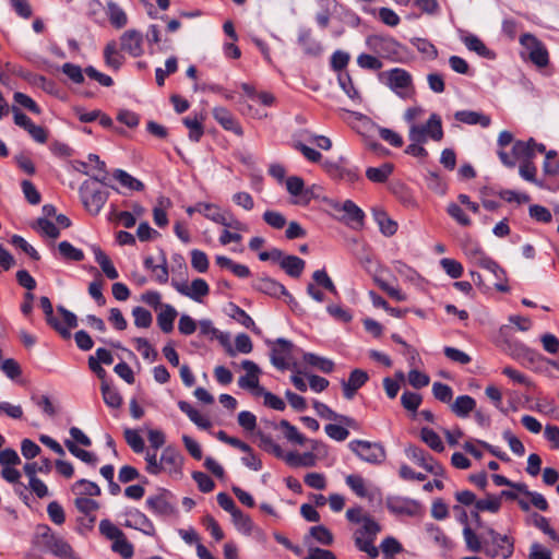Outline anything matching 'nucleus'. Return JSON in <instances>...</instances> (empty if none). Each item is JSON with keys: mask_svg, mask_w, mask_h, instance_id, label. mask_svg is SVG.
I'll return each instance as SVG.
<instances>
[{"mask_svg": "<svg viewBox=\"0 0 559 559\" xmlns=\"http://www.w3.org/2000/svg\"><path fill=\"white\" fill-rule=\"evenodd\" d=\"M380 79L400 97L407 98L412 87V75L404 69L394 68L380 74Z\"/></svg>", "mask_w": 559, "mask_h": 559, "instance_id": "nucleus-8", "label": "nucleus"}, {"mask_svg": "<svg viewBox=\"0 0 559 559\" xmlns=\"http://www.w3.org/2000/svg\"><path fill=\"white\" fill-rule=\"evenodd\" d=\"M543 170L545 175L549 176H557L559 174V160L557 159L556 151H549L546 153Z\"/></svg>", "mask_w": 559, "mask_h": 559, "instance_id": "nucleus-64", "label": "nucleus"}, {"mask_svg": "<svg viewBox=\"0 0 559 559\" xmlns=\"http://www.w3.org/2000/svg\"><path fill=\"white\" fill-rule=\"evenodd\" d=\"M80 197L85 210L92 215H97L107 202L109 193L95 186L93 181L86 180L80 187Z\"/></svg>", "mask_w": 559, "mask_h": 559, "instance_id": "nucleus-5", "label": "nucleus"}, {"mask_svg": "<svg viewBox=\"0 0 559 559\" xmlns=\"http://www.w3.org/2000/svg\"><path fill=\"white\" fill-rule=\"evenodd\" d=\"M312 278L318 286L323 287L324 289H326L328 292L335 296L338 295L335 284L333 283V281L328 275L324 269L314 271L312 274Z\"/></svg>", "mask_w": 559, "mask_h": 559, "instance_id": "nucleus-54", "label": "nucleus"}, {"mask_svg": "<svg viewBox=\"0 0 559 559\" xmlns=\"http://www.w3.org/2000/svg\"><path fill=\"white\" fill-rule=\"evenodd\" d=\"M271 426L275 429L281 428L285 438L293 443L302 445L306 441V438L298 431V429L286 419H282L278 425L271 423Z\"/></svg>", "mask_w": 559, "mask_h": 559, "instance_id": "nucleus-38", "label": "nucleus"}, {"mask_svg": "<svg viewBox=\"0 0 559 559\" xmlns=\"http://www.w3.org/2000/svg\"><path fill=\"white\" fill-rule=\"evenodd\" d=\"M257 437L259 438V447L262 450L273 454L277 459H283L292 467H312L316 465V456L312 452H305L302 454L298 452L285 453L271 436L259 430Z\"/></svg>", "mask_w": 559, "mask_h": 559, "instance_id": "nucleus-1", "label": "nucleus"}, {"mask_svg": "<svg viewBox=\"0 0 559 559\" xmlns=\"http://www.w3.org/2000/svg\"><path fill=\"white\" fill-rule=\"evenodd\" d=\"M178 407L182 413H185L189 419L197 425L201 429H209L211 428L212 424L210 419L203 415L200 414L199 411L193 408L190 403L186 401H179Z\"/></svg>", "mask_w": 559, "mask_h": 559, "instance_id": "nucleus-29", "label": "nucleus"}, {"mask_svg": "<svg viewBox=\"0 0 559 559\" xmlns=\"http://www.w3.org/2000/svg\"><path fill=\"white\" fill-rule=\"evenodd\" d=\"M58 250L64 260L80 262L84 259V252L67 240L59 242Z\"/></svg>", "mask_w": 559, "mask_h": 559, "instance_id": "nucleus-47", "label": "nucleus"}, {"mask_svg": "<svg viewBox=\"0 0 559 559\" xmlns=\"http://www.w3.org/2000/svg\"><path fill=\"white\" fill-rule=\"evenodd\" d=\"M160 465L162 472L178 474L182 466V456L176 449L167 447L160 454Z\"/></svg>", "mask_w": 559, "mask_h": 559, "instance_id": "nucleus-17", "label": "nucleus"}, {"mask_svg": "<svg viewBox=\"0 0 559 559\" xmlns=\"http://www.w3.org/2000/svg\"><path fill=\"white\" fill-rule=\"evenodd\" d=\"M64 445L73 456L78 457L82 462L86 463L87 465H91L92 467H95L97 465L98 457L93 452L79 448L75 444V442L69 439L64 441Z\"/></svg>", "mask_w": 559, "mask_h": 559, "instance_id": "nucleus-34", "label": "nucleus"}, {"mask_svg": "<svg viewBox=\"0 0 559 559\" xmlns=\"http://www.w3.org/2000/svg\"><path fill=\"white\" fill-rule=\"evenodd\" d=\"M361 527L354 533L355 546L374 559L379 556V549L373 545L381 526L369 515L362 521Z\"/></svg>", "mask_w": 559, "mask_h": 559, "instance_id": "nucleus-2", "label": "nucleus"}, {"mask_svg": "<svg viewBox=\"0 0 559 559\" xmlns=\"http://www.w3.org/2000/svg\"><path fill=\"white\" fill-rule=\"evenodd\" d=\"M271 348V362L280 370H285L293 359V350L295 345L283 337L277 338L275 342H267Z\"/></svg>", "mask_w": 559, "mask_h": 559, "instance_id": "nucleus-10", "label": "nucleus"}, {"mask_svg": "<svg viewBox=\"0 0 559 559\" xmlns=\"http://www.w3.org/2000/svg\"><path fill=\"white\" fill-rule=\"evenodd\" d=\"M348 448L362 461L380 465L386 457L384 447L379 442H370L366 440H352Z\"/></svg>", "mask_w": 559, "mask_h": 559, "instance_id": "nucleus-7", "label": "nucleus"}, {"mask_svg": "<svg viewBox=\"0 0 559 559\" xmlns=\"http://www.w3.org/2000/svg\"><path fill=\"white\" fill-rule=\"evenodd\" d=\"M532 145H535L534 139H530L528 141H515L512 146V156L503 150L498 151V156L504 166L514 167L516 160H521V163L533 160L535 153L532 150Z\"/></svg>", "mask_w": 559, "mask_h": 559, "instance_id": "nucleus-9", "label": "nucleus"}, {"mask_svg": "<svg viewBox=\"0 0 559 559\" xmlns=\"http://www.w3.org/2000/svg\"><path fill=\"white\" fill-rule=\"evenodd\" d=\"M177 317L176 309L170 305L162 306V311L157 316V324L164 333H170L174 330V321Z\"/></svg>", "mask_w": 559, "mask_h": 559, "instance_id": "nucleus-33", "label": "nucleus"}, {"mask_svg": "<svg viewBox=\"0 0 559 559\" xmlns=\"http://www.w3.org/2000/svg\"><path fill=\"white\" fill-rule=\"evenodd\" d=\"M197 212L203 214L207 219L219 224L223 222V212L218 205L213 203L199 202L197 203Z\"/></svg>", "mask_w": 559, "mask_h": 559, "instance_id": "nucleus-45", "label": "nucleus"}, {"mask_svg": "<svg viewBox=\"0 0 559 559\" xmlns=\"http://www.w3.org/2000/svg\"><path fill=\"white\" fill-rule=\"evenodd\" d=\"M412 45L423 55H425L428 59H436L438 56V50L433 44L424 38H413L411 40Z\"/></svg>", "mask_w": 559, "mask_h": 559, "instance_id": "nucleus-57", "label": "nucleus"}, {"mask_svg": "<svg viewBox=\"0 0 559 559\" xmlns=\"http://www.w3.org/2000/svg\"><path fill=\"white\" fill-rule=\"evenodd\" d=\"M102 395L105 404L111 408H119L122 405L120 393L111 388L107 382L103 381L100 385Z\"/></svg>", "mask_w": 559, "mask_h": 559, "instance_id": "nucleus-43", "label": "nucleus"}, {"mask_svg": "<svg viewBox=\"0 0 559 559\" xmlns=\"http://www.w3.org/2000/svg\"><path fill=\"white\" fill-rule=\"evenodd\" d=\"M209 292L207 283L203 278H195L191 283L188 297L194 301H201L202 297L206 296Z\"/></svg>", "mask_w": 559, "mask_h": 559, "instance_id": "nucleus-55", "label": "nucleus"}, {"mask_svg": "<svg viewBox=\"0 0 559 559\" xmlns=\"http://www.w3.org/2000/svg\"><path fill=\"white\" fill-rule=\"evenodd\" d=\"M322 166L334 178H347L348 180L352 181L357 179V175L355 171L342 168L338 164L334 162L324 160L322 163Z\"/></svg>", "mask_w": 559, "mask_h": 559, "instance_id": "nucleus-48", "label": "nucleus"}, {"mask_svg": "<svg viewBox=\"0 0 559 559\" xmlns=\"http://www.w3.org/2000/svg\"><path fill=\"white\" fill-rule=\"evenodd\" d=\"M393 171V165L389 163L382 164L380 167H369L366 170V177L377 183L384 182Z\"/></svg>", "mask_w": 559, "mask_h": 559, "instance_id": "nucleus-42", "label": "nucleus"}, {"mask_svg": "<svg viewBox=\"0 0 559 559\" xmlns=\"http://www.w3.org/2000/svg\"><path fill=\"white\" fill-rule=\"evenodd\" d=\"M105 63L114 69L118 70L124 62L123 55L118 50V45L115 40L109 41L104 49Z\"/></svg>", "mask_w": 559, "mask_h": 559, "instance_id": "nucleus-30", "label": "nucleus"}, {"mask_svg": "<svg viewBox=\"0 0 559 559\" xmlns=\"http://www.w3.org/2000/svg\"><path fill=\"white\" fill-rule=\"evenodd\" d=\"M233 523L238 532L243 535H250L254 530V524L248 514L240 509L231 515Z\"/></svg>", "mask_w": 559, "mask_h": 559, "instance_id": "nucleus-41", "label": "nucleus"}, {"mask_svg": "<svg viewBox=\"0 0 559 559\" xmlns=\"http://www.w3.org/2000/svg\"><path fill=\"white\" fill-rule=\"evenodd\" d=\"M57 310L62 316L66 325H63L53 314L47 317L46 321L55 331L60 334L61 337L69 338L71 336L69 329H74L78 326V318L73 312L69 311L63 306H58Z\"/></svg>", "mask_w": 559, "mask_h": 559, "instance_id": "nucleus-13", "label": "nucleus"}, {"mask_svg": "<svg viewBox=\"0 0 559 559\" xmlns=\"http://www.w3.org/2000/svg\"><path fill=\"white\" fill-rule=\"evenodd\" d=\"M170 498L171 495L169 491L162 490L146 499V508L155 515L168 516L174 512Z\"/></svg>", "mask_w": 559, "mask_h": 559, "instance_id": "nucleus-14", "label": "nucleus"}, {"mask_svg": "<svg viewBox=\"0 0 559 559\" xmlns=\"http://www.w3.org/2000/svg\"><path fill=\"white\" fill-rule=\"evenodd\" d=\"M333 209L335 211L344 212L343 221H345L346 224H357L358 226L362 225L365 214L353 201L346 200L342 204L337 203Z\"/></svg>", "mask_w": 559, "mask_h": 559, "instance_id": "nucleus-19", "label": "nucleus"}, {"mask_svg": "<svg viewBox=\"0 0 559 559\" xmlns=\"http://www.w3.org/2000/svg\"><path fill=\"white\" fill-rule=\"evenodd\" d=\"M87 158L91 163L95 164V169L97 171L96 174L91 175L92 179L100 183H106L108 171L106 169L105 162L100 160L99 156L96 154H90Z\"/></svg>", "mask_w": 559, "mask_h": 559, "instance_id": "nucleus-58", "label": "nucleus"}, {"mask_svg": "<svg viewBox=\"0 0 559 559\" xmlns=\"http://www.w3.org/2000/svg\"><path fill=\"white\" fill-rule=\"evenodd\" d=\"M486 537L484 538V552L491 557H502L508 559L512 556L514 550L513 539L507 535H501L493 528L488 527Z\"/></svg>", "mask_w": 559, "mask_h": 559, "instance_id": "nucleus-3", "label": "nucleus"}, {"mask_svg": "<svg viewBox=\"0 0 559 559\" xmlns=\"http://www.w3.org/2000/svg\"><path fill=\"white\" fill-rule=\"evenodd\" d=\"M183 124L189 129V139L191 141L198 142L204 131L202 126V119H199V117L195 115L193 117L188 116L183 118Z\"/></svg>", "mask_w": 559, "mask_h": 559, "instance_id": "nucleus-49", "label": "nucleus"}, {"mask_svg": "<svg viewBox=\"0 0 559 559\" xmlns=\"http://www.w3.org/2000/svg\"><path fill=\"white\" fill-rule=\"evenodd\" d=\"M95 261L99 264L102 271L110 280H116L119 276L118 271L114 266L108 255L97 246L93 247Z\"/></svg>", "mask_w": 559, "mask_h": 559, "instance_id": "nucleus-32", "label": "nucleus"}, {"mask_svg": "<svg viewBox=\"0 0 559 559\" xmlns=\"http://www.w3.org/2000/svg\"><path fill=\"white\" fill-rule=\"evenodd\" d=\"M412 142H426L427 139L441 141L443 138L442 121L440 116L431 114L425 124H412L408 132Z\"/></svg>", "mask_w": 559, "mask_h": 559, "instance_id": "nucleus-6", "label": "nucleus"}, {"mask_svg": "<svg viewBox=\"0 0 559 559\" xmlns=\"http://www.w3.org/2000/svg\"><path fill=\"white\" fill-rule=\"evenodd\" d=\"M476 407V401L469 395H460L450 405V409L457 417L465 418L469 413L474 412Z\"/></svg>", "mask_w": 559, "mask_h": 559, "instance_id": "nucleus-25", "label": "nucleus"}, {"mask_svg": "<svg viewBox=\"0 0 559 559\" xmlns=\"http://www.w3.org/2000/svg\"><path fill=\"white\" fill-rule=\"evenodd\" d=\"M136 349L142 354L144 359L155 361L158 357L157 352L152 347L148 341L144 337L134 338Z\"/></svg>", "mask_w": 559, "mask_h": 559, "instance_id": "nucleus-61", "label": "nucleus"}, {"mask_svg": "<svg viewBox=\"0 0 559 559\" xmlns=\"http://www.w3.org/2000/svg\"><path fill=\"white\" fill-rule=\"evenodd\" d=\"M241 366L247 373L238 379V385L242 389L252 390L259 382L260 368L251 360H243Z\"/></svg>", "mask_w": 559, "mask_h": 559, "instance_id": "nucleus-23", "label": "nucleus"}, {"mask_svg": "<svg viewBox=\"0 0 559 559\" xmlns=\"http://www.w3.org/2000/svg\"><path fill=\"white\" fill-rule=\"evenodd\" d=\"M214 119L228 131H233L237 135H242L243 130L234 116L224 107H215L213 109Z\"/></svg>", "mask_w": 559, "mask_h": 559, "instance_id": "nucleus-20", "label": "nucleus"}, {"mask_svg": "<svg viewBox=\"0 0 559 559\" xmlns=\"http://www.w3.org/2000/svg\"><path fill=\"white\" fill-rule=\"evenodd\" d=\"M389 511L396 515L416 516L423 511L421 504L414 499L405 497H389L386 499Z\"/></svg>", "mask_w": 559, "mask_h": 559, "instance_id": "nucleus-11", "label": "nucleus"}, {"mask_svg": "<svg viewBox=\"0 0 559 559\" xmlns=\"http://www.w3.org/2000/svg\"><path fill=\"white\" fill-rule=\"evenodd\" d=\"M432 394L436 400L442 403H450L453 397V391L451 386L442 382H435L432 384Z\"/></svg>", "mask_w": 559, "mask_h": 559, "instance_id": "nucleus-62", "label": "nucleus"}, {"mask_svg": "<svg viewBox=\"0 0 559 559\" xmlns=\"http://www.w3.org/2000/svg\"><path fill=\"white\" fill-rule=\"evenodd\" d=\"M519 174L524 180L532 182L539 188H547L544 181L536 178L537 168L533 160L522 162L519 167Z\"/></svg>", "mask_w": 559, "mask_h": 559, "instance_id": "nucleus-40", "label": "nucleus"}, {"mask_svg": "<svg viewBox=\"0 0 559 559\" xmlns=\"http://www.w3.org/2000/svg\"><path fill=\"white\" fill-rule=\"evenodd\" d=\"M111 550L119 554L123 559H131L134 555L133 545L127 539L126 535L114 540L111 544Z\"/></svg>", "mask_w": 559, "mask_h": 559, "instance_id": "nucleus-51", "label": "nucleus"}, {"mask_svg": "<svg viewBox=\"0 0 559 559\" xmlns=\"http://www.w3.org/2000/svg\"><path fill=\"white\" fill-rule=\"evenodd\" d=\"M254 288L265 295L280 298L282 296H289L288 290L284 285L270 277L259 278L254 283Z\"/></svg>", "mask_w": 559, "mask_h": 559, "instance_id": "nucleus-21", "label": "nucleus"}, {"mask_svg": "<svg viewBox=\"0 0 559 559\" xmlns=\"http://www.w3.org/2000/svg\"><path fill=\"white\" fill-rule=\"evenodd\" d=\"M420 438L433 451L442 452L444 450L442 440L432 429L427 427L421 428Z\"/></svg>", "mask_w": 559, "mask_h": 559, "instance_id": "nucleus-50", "label": "nucleus"}, {"mask_svg": "<svg viewBox=\"0 0 559 559\" xmlns=\"http://www.w3.org/2000/svg\"><path fill=\"white\" fill-rule=\"evenodd\" d=\"M74 506L79 512L85 515L88 527H92L96 521L95 512L99 509V503L87 497H76Z\"/></svg>", "mask_w": 559, "mask_h": 559, "instance_id": "nucleus-22", "label": "nucleus"}, {"mask_svg": "<svg viewBox=\"0 0 559 559\" xmlns=\"http://www.w3.org/2000/svg\"><path fill=\"white\" fill-rule=\"evenodd\" d=\"M463 537L469 551L478 552L484 550V538L487 537H479L468 525L463 528Z\"/></svg>", "mask_w": 559, "mask_h": 559, "instance_id": "nucleus-44", "label": "nucleus"}, {"mask_svg": "<svg viewBox=\"0 0 559 559\" xmlns=\"http://www.w3.org/2000/svg\"><path fill=\"white\" fill-rule=\"evenodd\" d=\"M462 40L468 50L475 51L478 56L488 59H492L495 57V53L488 49L476 35L469 34L463 37Z\"/></svg>", "mask_w": 559, "mask_h": 559, "instance_id": "nucleus-36", "label": "nucleus"}, {"mask_svg": "<svg viewBox=\"0 0 559 559\" xmlns=\"http://www.w3.org/2000/svg\"><path fill=\"white\" fill-rule=\"evenodd\" d=\"M304 361L324 373H330L334 369V362L325 357L318 356L313 353H304Z\"/></svg>", "mask_w": 559, "mask_h": 559, "instance_id": "nucleus-39", "label": "nucleus"}, {"mask_svg": "<svg viewBox=\"0 0 559 559\" xmlns=\"http://www.w3.org/2000/svg\"><path fill=\"white\" fill-rule=\"evenodd\" d=\"M112 175L116 180H118L123 187L130 190L142 191L144 189L142 181L132 177L130 174L122 169H116Z\"/></svg>", "mask_w": 559, "mask_h": 559, "instance_id": "nucleus-46", "label": "nucleus"}, {"mask_svg": "<svg viewBox=\"0 0 559 559\" xmlns=\"http://www.w3.org/2000/svg\"><path fill=\"white\" fill-rule=\"evenodd\" d=\"M40 234L49 238L56 239L60 236V229L57 225L46 217H39L34 226Z\"/></svg>", "mask_w": 559, "mask_h": 559, "instance_id": "nucleus-53", "label": "nucleus"}, {"mask_svg": "<svg viewBox=\"0 0 559 559\" xmlns=\"http://www.w3.org/2000/svg\"><path fill=\"white\" fill-rule=\"evenodd\" d=\"M143 36L139 31L129 29L120 36L121 50L132 57H139L143 53Z\"/></svg>", "mask_w": 559, "mask_h": 559, "instance_id": "nucleus-16", "label": "nucleus"}, {"mask_svg": "<svg viewBox=\"0 0 559 559\" xmlns=\"http://www.w3.org/2000/svg\"><path fill=\"white\" fill-rule=\"evenodd\" d=\"M72 491L78 495V497H93L100 495L99 486L87 479H79L72 486Z\"/></svg>", "mask_w": 559, "mask_h": 559, "instance_id": "nucleus-37", "label": "nucleus"}, {"mask_svg": "<svg viewBox=\"0 0 559 559\" xmlns=\"http://www.w3.org/2000/svg\"><path fill=\"white\" fill-rule=\"evenodd\" d=\"M124 439L128 445L135 452L141 453L144 450V440L140 433L131 428L124 430Z\"/></svg>", "mask_w": 559, "mask_h": 559, "instance_id": "nucleus-60", "label": "nucleus"}, {"mask_svg": "<svg viewBox=\"0 0 559 559\" xmlns=\"http://www.w3.org/2000/svg\"><path fill=\"white\" fill-rule=\"evenodd\" d=\"M454 118L462 123L480 124L484 128L489 127L491 122L489 116L472 110L456 111Z\"/></svg>", "mask_w": 559, "mask_h": 559, "instance_id": "nucleus-26", "label": "nucleus"}, {"mask_svg": "<svg viewBox=\"0 0 559 559\" xmlns=\"http://www.w3.org/2000/svg\"><path fill=\"white\" fill-rule=\"evenodd\" d=\"M305 261L297 255H285L281 261V267L292 277H299L305 269Z\"/></svg>", "mask_w": 559, "mask_h": 559, "instance_id": "nucleus-35", "label": "nucleus"}, {"mask_svg": "<svg viewBox=\"0 0 559 559\" xmlns=\"http://www.w3.org/2000/svg\"><path fill=\"white\" fill-rule=\"evenodd\" d=\"M286 189L293 197L298 198L295 204H308L311 200V194L305 188V181L301 177L290 176L286 179Z\"/></svg>", "mask_w": 559, "mask_h": 559, "instance_id": "nucleus-18", "label": "nucleus"}, {"mask_svg": "<svg viewBox=\"0 0 559 559\" xmlns=\"http://www.w3.org/2000/svg\"><path fill=\"white\" fill-rule=\"evenodd\" d=\"M298 44L302 47L304 52L308 56L317 57L322 52L321 44L311 37L310 29H300L298 35Z\"/></svg>", "mask_w": 559, "mask_h": 559, "instance_id": "nucleus-27", "label": "nucleus"}, {"mask_svg": "<svg viewBox=\"0 0 559 559\" xmlns=\"http://www.w3.org/2000/svg\"><path fill=\"white\" fill-rule=\"evenodd\" d=\"M132 316L134 318V324L138 328L147 329L151 326L153 317L152 313L143 308V307H135L132 310Z\"/></svg>", "mask_w": 559, "mask_h": 559, "instance_id": "nucleus-59", "label": "nucleus"}, {"mask_svg": "<svg viewBox=\"0 0 559 559\" xmlns=\"http://www.w3.org/2000/svg\"><path fill=\"white\" fill-rule=\"evenodd\" d=\"M37 537L43 546L53 556L61 559H73L72 547L59 535L51 532L47 525L38 526Z\"/></svg>", "mask_w": 559, "mask_h": 559, "instance_id": "nucleus-4", "label": "nucleus"}, {"mask_svg": "<svg viewBox=\"0 0 559 559\" xmlns=\"http://www.w3.org/2000/svg\"><path fill=\"white\" fill-rule=\"evenodd\" d=\"M128 519L123 522V526L139 530L147 536L155 535V526L152 521L140 510L132 509L126 512Z\"/></svg>", "mask_w": 559, "mask_h": 559, "instance_id": "nucleus-15", "label": "nucleus"}, {"mask_svg": "<svg viewBox=\"0 0 559 559\" xmlns=\"http://www.w3.org/2000/svg\"><path fill=\"white\" fill-rule=\"evenodd\" d=\"M99 533L109 540H116L123 537V532L111 521L105 519L99 522Z\"/></svg>", "mask_w": 559, "mask_h": 559, "instance_id": "nucleus-56", "label": "nucleus"}, {"mask_svg": "<svg viewBox=\"0 0 559 559\" xmlns=\"http://www.w3.org/2000/svg\"><path fill=\"white\" fill-rule=\"evenodd\" d=\"M25 475L29 478V488L38 497V498H45L48 496V487L46 484L39 479L36 474L37 469L35 468V465L33 464H25L24 467Z\"/></svg>", "mask_w": 559, "mask_h": 559, "instance_id": "nucleus-24", "label": "nucleus"}, {"mask_svg": "<svg viewBox=\"0 0 559 559\" xmlns=\"http://www.w3.org/2000/svg\"><path fill=\"white\" fill-rule=\"evenodd\" d=\"M500 507H501V499L499 497L489 496L486 499L477 500L475 503V508L477 511L475 513V518L477 520L479 519V515H478L479 511H489V512L496 513L499 511Z\"/></svg>", "mask_w": 559, "mask_h": 559, "instance_id": "nucleus-52", "label": "nucleus"}, {"mask_svg": "<svg viewBox=\"0 0 559 559\" xmlns=\"http://www.w3.org/2000/svg\"><path fill=\"white\" fill-rule=\"evenodd\" d=\"M372 215H373V218H374V221L377 222V224H378V226L380 228V231L385 237H391V236H393L396 233V230H397L396 222L391 219L383 210H381V209H373L372 210Z\"/></svg>", "mask_w": 559, "mask_h": 559, "instance_id": "nucleus-28", "label": "nucleus"}, {"mask_svg": "<svg viewBox=\"0 0 559 559\" xmlns=\"http://www.w3.org/2000/svg\"><path fill=\"white\" fill-rule=\"evenodd\" d=\"M405 453L408 459L413 460L419 466L425 468L427 472L439 476L443 473V467L437 461H435L430 455H428L423 449L408 445L405 450Z\"/></svg>", "mask_w": 559, "mask_h": 559, "instance_id": "nucleus-12", "label": "nucleus"}, {"mask_svg": "<svg viewBox=\"0 0 559 559\" xmlns=\"http://www.w3.org/2000/svg\"><path fill=\"white\" fill-rule=\"evenodd\" d=\"M106 13L110 24L116 28H122L128 23L126 12L114 1H107Z\"/></svg>", "mask_w": 559, "mask_h": 559, "instance_id": "nucleus-31", "label": "nucleus"}, {"mask_svg": "<svg viewBox=\"0 0 559 559\" xmlns=\"http://www.w3.org/2000/svg\"><path fill=\"white\" fill-rule=\"evenodd\" d=\"M309 533L322 545L329 546L333 543V535L324 525L312 526Z\"/></svg>", "mask_w": 559, "mask_h": 559, "instance_id": "nucleus-63", "label": "nucleus"}]
</instances>
